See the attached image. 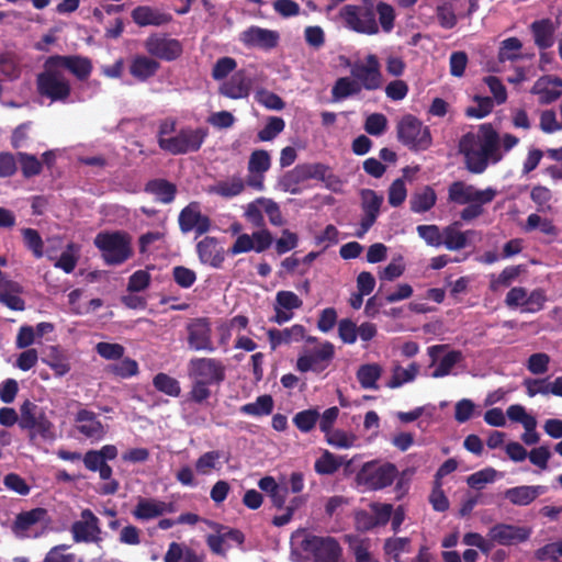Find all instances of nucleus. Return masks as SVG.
Here are the masks:
<instances>
[{"mask_svg": "<svg viewBox=\"0 0 562 562\" xmlns=\"http://www.w3.org/2000/svg\"><path fill=\"white\" fill-rule=\"evenodd\" d=\"M459 151L464 157L468 171L474 175L483 173L490 164L503 159L501 138L490 123L481 124L477 133H467L459 142Z\"/></svg>", "mask_w": 562, "mask_h": 562, "instance_id": "f257e3e1", "label": "nucleus"}, {"mask_svg": "<svg viewBox=\"0 0 562 562\" xmlns=\"http://www.w3.org/2000/svg\"><path fill=\"white\" fill-rule=\"evenodd\" d=\"M360 4H348L341 10L346 25L357 32L375 35L381 29L391 33L395 24V9L387 2L378 0H360Z\"/></svg>", "mask_w": 562, "mask_h": 562, "instance_id": "f03ea898", "label": "nucleus"}, {"mask_svg": "<svg viewBox=\"0 0 562 562\" xmlns=\"http://www.w3.org/2000/svg\"><path fill=\"white\" fill-rule=\"evenodd\" d=\"M94 245L108 265H121L133 256L132 237L124 231L100 232Z\"/></svg>", "mask_w": 562, "mask_h": 562, "instance_id": "7ed1b4c3", "label": "nucleus"}, {"mask_svg": "<svg viewBox=\"0 0 562 562\" xmlns=\"http://www.w3.org/2000/svg\"><path fill=\"white\" fill-rule=\"evenodd\" d=\"M397 140L411 151H425L432 145L429 126L413 114L404 115L396 125Z\"/></svg>", "mask_w": 562, "mask_h": 562, "instance_id": "20e7f679", "label": "nucleus"}, {"mask_svg": "<svg viewBox=\"0 0 562 562\" xmlns=\"http://www.w3.org/2000/svg\"><path fill=\"white\" fill-rule=\"evenodd\" d=\"M398 474L397 468L390 462H366L356 474V483L366 491H379L390 486Z\"/></svg>", "mask_w": 562, "mask_h": 562, "instance_id": "39448f33", "label": "nucleus"}, {"mask_svg": "<svg viewBox=\"0 0 562 562\" xmlns=\"http://www.w3.org/2000/svg\"><path fill=\"white\" fill-rule=\"evenodd\" d=\"M19 427L29 430L31 439L36 435L43 439L54 438V425L44 408L30 400H25L20 406Z\"/></svg>", "mask_w": 562, "mask_h": 562, "instance_id": "423d86ee", "label": "nucleus"}, {"mask_svg": "<svg viewBox=\"0 0 562 562\" xmlns=\"http://www.w3.org/2000/svg\"><path fill=\"white\" fill-rule=\"evenodd\" d=\"M207 135L206 127L186 126L180 128L172 138L162 139L161 150L173 156L196 153L201 149Z\"/></svg>", "mask_w": 562, "mask_h": 562, "instance_id": "0eeeda50", "label": "nucleus"}, {"mask_svg": "<svg viewBox=\"0 0 562 562\" xmlns=\"http://www.w3.org/2000/svg\"><path fill=\"white\" fill-rule=\"evenodd\" d=\"M37 91L41 95L52 101H65L70 95V85L57 67H52L48 58L45 61V70L37 76Z\"/></svg>", "mask_w": 562, "mask_h": 562, "instance_id": "6e6552de", "label": "nucleus"}, {"mask_svg": "<svg viewBox=\"0 0 562 562\" xmlns=\"http://www.w3.org/2000/svg\"><path fill=\"white\" fill-rule=\"evenodd\" d=\"M301 548L311 553L315 562H338L342 553L339 542L329 536L310 535L302 541Z\"/></svg>", "mask_w": 562, "mask_h": 562, "instance_id": "1a4fd4ad", "label": "nucleus"}, {"mask_svg": "<svg viewBox=\"0 0 562 562\" xmlns=\"http://www.w3.org/2000/svg\"><path fill=\"white\" fill-rule=\"evenodd\" d=\"M189 376L207 384L220 385L226 378L225 366L216 358H193L188 364Z\"/></svg>", "mask_w": 562, "mask_h": 562, "instance_id": "9d476101", "label": "nucleus"}, {"mask_svg": "<svg viewBox=\"0 0 562 562\" xmlns=\"http://www.w3.org/2000/svg\"><path fill=\"white\" fill-rule=\"evenodd\" d=\"M496 194L497 191L491 187L481 190L461 180L453 181L448 187V201L458 205H465L474 201L491 203Z\"/></svg>", "mask_w": 562, "mask_h": 562, "instance_id": "9b49d317", "label": "nucleus"}, {"mask_svg": "<svg viewBox=\"0 0 562 562\" xmlns=\"http://www.w3.org/2000/svg\"><path fill=\"white\" fill-rule=\"evenodd\" d=\"M188 345L195 351H214L215 347L212 340V328L210 319L206 317L192 318L187 324Z\"/></svg>", "mask_w": 562, "mask_h": 562, "instance_id": "f8f14e48", "label": "nucleus"}, {"mask_svg": "<svg viewBox=\"0 0 562 562\" xmlns=\"http://www.w3.org/2000/svg\"><path fill=\"white\" fill-rule=\"evenodd\" d=\"M351 76L358 81L361 89L378 90L382 87V74L380 64L374 55H369L366 63H357L351 67Z\"/></svg>", "mask_w": 562, "mask_h": 562, "instance_id": "ddd939ff", "label": "nucleus"}, {"mask_svg": "<svg viewBox=\"0 0 562 562\" xmlns=\"http://www.w3.org/2000/svg\"><path fill=\"white\" fill-rule=\"evenodd\" d=\"M334 356V345L329 341H325L321 348L307 355L300 356L296 360V369L303 373L308 371L321 373L329 367Z\"/></svg>", "mask_w": 562, "mask_h": 562, "instance_id": "4468645a", "label": "nucleus"}, {"mask_svg": "<svg viewBox=\"0 0 562 562\" xmlns=\"http://www.w3.org/2000/svg\"><path fill=\"white\" fill-rule=\"evenodd\" d=\"M178 223L182 233L194 231L196 236L207 233L211 228V220L202 214L200 204L191 202L179 214Z\"/></svg>", "mask_w": 562, "mask_h": 562, "instance_id": "2eb2a0df", "label": "nucleus"}, {"mask_svg": "<svg viewBox=\"0 0 562 562\" xmlns=\"http://www.w3.org/2000/svg\"><path fill=\"white\" fill-rule=\"evenodd\" d=\"M82 520L71 525L70 531L75 542H100L101 528L99 518L87 508L81 512Z\"/></svg>", "mask_w": 562, "mask_h": 562, "instance_id": "dca6fc26", "label": "nucleus"}, {"mask_svg": "<svg viewBox=\"0 0 562 562\" xmlns=\"http://www.w3.org/2000/svg\"><path fill=\"white\" fill-rule=\"evenodd\" d=\"M383 203V196L379 195L371 189H363L361 191V209L364 215L360 222V229L356 233V236L361 238L375 223L381 205Z\"/></svg>", "mask_w": 562, "mask_h": 562, "instance_id": "f3484780", "label": "nucleus"}, {"mask_svg": "<svg viewBox=\"0 0 562 562\" xmlns=\"http://www.w3.org/2000/svg\"><path fill=\"white\" fill-rule=\"evenodd\" d=\"M48 63L59 70L67 69L80 81L87 80L92 72L91 60L78 55H53L48 57Z\"/></svg>", "mask_w": 562, "mask_h": 562, "instance_id": "a211bd4d", "label": "nucleus"}, {"mask_svg": "<svg viewBox=\"0 0 562 562\" xmlns=\"http://www.w3.org/2000/svg\"><path fill=\"white\" fill-rule=\"evenodd\" d=\"M75 423L77 430L88 439L100 441L105 437V427L92 411L79 409L75 415Z\"/></svg>", "mask_w": 562, "mask_h": 562, "instance_id": "6ab92c4d", "label": "nucleus"}, {"mask_svg": "<svg viewBox=\"0 0 562 562\" xmlns=\"http://www.w3.org/2000/svg\"><path fill=\"white\" fill-rule=\"evenodd\" d=\"M251 88V78L246 74L245 70H238L234 72L229 79L221 85L218 92L228 99L237 100L248 98Z\"/></svg>", "mask_w": 562, "mask_h": 562, "instance_id": "aec40b11", "label": "nucleus"}, {"mask_svg": "<svg viewBox=\"0 0 562 562\" xmlns=\"http://www.w3.org/2000/svg\"><path fill=\"white\" fill-rule=\"evenodd\" d=\"M488 536L492 541L501 546H512L528 540L530 530L525 527L497 524L490 529Z\"/></svg>", "mask_w": 562, "mask_h": 562, "instance_id": "412c9836", "label": "nucleus"}, {"mask_svg": "<svg viewBox=\"0 0 562 562\" xmlns=\"http://www.w3.org/2000/svg\"><path fill=\"white\" fill-rule=\"evenodd\" d=\"M147 50L164 60H175L182 54V44L176 38L148 37L146 41Z\"/></svg>", "mask_w": 562, "mask_h": 562, "instance_id": "4be33fe9", "label": "nucleus"}, {"mask_svg": "<svg viewBox=\"0 0 562 562\" xmlns=\"http://www.w3.org/2000/svg\"><path fill=\"white\" fill-rule=\"evenodd\" d=\"M196 252L203 265L221 268L225 256L224 249L215 237L206 236L196 245Z\"/></svg>", "mask_w": 562, "mask_h": 562, "instance_id": "5701e85b", "label": "nucleus"}, {"mask_svg": "<svg viewBox=\"0 0 562 562\" xmlns=\"http://www.w3.org/2000/svg\"><path fill=\"white\" fill-rule=\"evenodd\" d=\"M131 16L139 26H160L169 23L171 14L149 5H138L133 9Z\"/></svg>", "mask_w": 562, "mask_h": 562, "instance_id": "b1692460", "label": "nucleus"}, {"mask_svg": "<svg viewBox=\"0 0 562 562\" xmlns=\"http://www.w3.org/2000/svg\"><path fill=\"white\" fill-rule=\"evenodd\" d=\"M561 78L541 77L535 82L531 93L539 95V102L541 104H550L561 97Z\"/></svg>", "mask_w": 562, "mask_h": 562, "instance_id": "393cba45", "label": "nucleus"}, {"mask_svg": "<svg viewBox=\"0 0 562 562\" xmlns=\"http://www.w3.org/2000/svg\"><path fill=\"white\" fill-rule=\"evenodd\" d=\"M546 492H547V486H544V485H520V486L507 488L504 493V496L513 505L528 506L537 497L544 494Z\"/></svg>", "mask_w": 562, "mask_h": 562, "instance_id": "a878e982", "label": "nucleus"}, {"mask_svg": "<svg viewBox=\"0 0 562 562\" xmlns=\"http://www.w3.org/2000/svg\"><path fill=\"white\" fill-rule=\"evenodd\" d=\"M169 510V506L165 502L140 497L132 514L137 520H149Z\"/></svg>", "mask_w": 562, "mask_h": 562, "instance_id": "bb28decb", "label": "nucleus"}, {"mask_svg": "<svg viewBox=\"0 0 562 562\" xmlns=\"http://www.w3.org/2000/svg\"><path fill=\"white\" fill-rule=\"evenodd\" d=\"M47 509L36 507L27 512H22L15 516L12 524V531L16 535H24L32 526L47 518Z\"/></svg>", "mask_w": 562, "mask_h": 562, "instance_id": "cd10ccee", "label": "nucleus"}, {"mask_svg": "<svg viewBox=\"0 0 562 562\" xmlns=\"http://www.w3.org/2000/svg\"><path fill=\"white\" fill-rule=\"evenodd\" d=\"M160 65L157 60L144 56H135L130 64V74L138 81H146L154 77Z\"/></svg>", "mask_w": 562, "mask_h": 562, "instance_id": "c85d7f7f", "label": "nucleus"}, {"mask_svg": "<svg viewBox=\"0 0 562 562\" xmlns=\"http://www.w3.org/2000/svg\"><path fill=\"white\" fill-rule=\"evenodd\" d=\"M306 178L301 165H296L293 169L286 171L279 180V188L291 194H300L303 192Z\"/></svg>", "mask_w": 562, "mask_h": 562, "instance_id": "c756f323", "label": "nucleus"}, {"mask_svg": "<svg viewBox=\"0 0 562 562\" xmlns=\"http://www.w3.org/2000/svg\"><path fill=\"white\" fill-rule=\"evenodd\" d=\"M437 202L436 191L430 186H425L412 194L409 200L411 211L425 213L435 206Z\"/></svg>", "mask_w": 562, "mask_h": 562, "instance_id": "7c9ffc66", "label": "nucleus"}, {"mask_svg": "<svg viewBox=\"0 0 562 562\" xmlns=\"http://www.w3.org/2000/svg\"><path fill=\"white\" fill-rule=\"evenodd\" d=\"M145 191L157 196L164 204L171 203L177 193V187L165 179H154L146 183Z\"/></svg>", "mask_w": 562, "mask_h": 562, "instance_id": "2f4dec72", "label": "nucleus"}, {"mask_svg": "<svg viewBox=\"0 0 562 562\" xmlns=\"http://www.w3.org/2000/svg\"><path fill=\"white\" fill-rule=\"evenodd\" d=\"M382 367L379 363H367L357 370V380L364 390H376L378 380L381 378Z\"/></svg>", "mask_w": 562, "mask_h": 562, "instance_id": "473e14b6", "label": "nucleus"}, {"mask_svg": "<svg viewBox=\"0 0 562 562\" xmlns=\"http://www.w3.org/2000/svg\"><path fill=\"white\" fill-rule=\"evenodd\" d=\"M419 372V366L416 362H412L408 368L404 369L400 364H396L392 369L391 379L387 381L386 386L390 389H397L405 383L413 382Z\"/></svg>", "mask_w": 562, "mask_h": 562, "instance_id": "72a5a7b5", "label": "nucleus"}, {"mask_svg": "<svg viewBox=\"0 0 562 562\" xmlns=\"http://www.w3.org/2000/svg\"><path fill=\"white\" fill-rule=\"evenodd\" d=\"M461 222L454 221L448 226L443 227L442 246L448 250L456 251L467 247L465 239L460 231Z\"/></svg>", "mask_w": 562, "mask_h": 562, "instance_id": "f704fd0d", "label": "nucleus"}, {"mask_svg": "<svg viewBox=\"0 0 562 562\" xmlns=\"http://www.w3.org/2000/svg\"><path fill=\"white\" fill-rule=\"evenodd\" d=\"M360 92L361 86L358 81L349 77H340L333 86L331 97L335 101H340L351 95L359 94Z\"/></svg>", "mask_w": 562, "mask_h": 562, "instance_id": "c9c22d12", "label": "nucleus"}, {"mask_svg": "<svg viewBox=\"0 0 562 562\" xmlns=\"http://www.w3.org/2000/svg\"><path fill=\"white\" fill-rule=\"evenodd\" d=\"M274 402L271 395L265 394L256 398L254 403H247L240 407V413L250 416H267L273 411Z\"/></svg>", "mask_w": 562, "mask_h": 562, "instance_id": "e433bc0d", "label": "nucleus"}, {"mask_svg": "<svg viewBox=\"0 0 562 562\" xmlns=\"http://www.w3.org/2000/svg\"><path fill=\"white\" fill-rule=\"evenodd\" d=\"M524 271L521 265L506 267L497 277L492 274L490 281V290L498 291L501 288L509 286Z\"/></svg>", "mask_w": 562, "mask_h": 562, "instance_id": "4c0bfd02", "label": "nucleus"}, {"mask_svg": "<svg viewBox=\"0 0 562 562\" xmlns=\"http://www.w3.org/2000/svg\"><path fill=\"white\" fill-rule=\"evenodd\" d=\"M155 389L166 395L177 397L181 393L180 383L177 379L167 373H158L153 379Z\"/></svg>", "mask_w": 562, "mask_h": 562, "instance_id": "58836bf2", "label": "nucleus"}, {"mask_svg": "<svg viewBox=\"0 0 562 562\" xmlns=\"http://www.w3.org/2000/svg\"><path fill=\"white\" fill-rule=\"evenodd\" d=\"M16 158L20 162L21 171L24 178L38 176L43 170V165L35 155L24 151H18Z\"/></svg>", "mask_w": 562, "mask_h": 562, "instance_id": "ea45409f", "label": "nucleus"}, {"mask_svg": "<svg viewBox=\"0 0 562 562\" xmlns=\"http://www.w3.org/2000/svg\"><path fill=\"white\" fill-rule=\"evenodd\" d=\"M319 419V413L316 408H308L296 413L293 417V424L301 432L313 430Z\"/></svg>", "mask_w": 562, "mask_h": 562, "instance_id": "a19ab883", "label": "nucleus"}, {"mask_svg": "<svg viewBox=\"0 0 562 562\" xmlns=\"http://www.w3.org/2000/svg\"><path fill=\"white\" fill-rule=\"evenodd\" d=\"M120 362L109 364L106 371L121 379H128L138 373V363L131 358L120 359Z\"/></svg>", "mask_w": 562, "mask_h": 562, "instance_id": "79ce46f5", "label": "nucleus"}, {"mask_svg": "<svg viewBox=\"0 0 562 562\" xmlns=\"http://www.w3.org/2000/svg\"><path fill=\"white\" fill-rule=\"evenodd\" d=\"M463 359V355L460 350H451L448 353H446L441 360L439 361V364L431 373L432 378H443L446 375H449L452 368L460 362Z\"/></svg>", "mask_w": 562, "mask_h": 562, "instance_id": "37998d69", "label": "nucleus"}, {"mask_svg": "<svg viewBox=\"0 0 562 562\" xmlns=\"http://www.w3.org/2000/svg\"><path fill=\"white\" fill-rule=\"evenodd\" d=\"M370 508L373 516L369 517L370 522L367 526L368 529L386 525L393 514V506L391 504L372 503Z\"/></svg>", "mask_w": 562, "mask_h": 562, "instance_id": "c03bdc74", "label": "nucleus"}, {"mask_svg": "<svg viewBox=\"0 0 562 562\" xmlns=\"http://www.w3.org/2000/svg\"><path fill=\"white\" fill-rule=\"evenodd\" d=\"M245 189L241 178L234 177L226 181H220L214 188L213 192L224 198H233L240 194Z\"/></svg>", "mask_w": 562, "mask_h": 562, "instance_id": "a18cd8bd", "label": "nucleus"}, {"mask_svg": "<svg viewBox=\"0 0 562 562\" xmlns=\"http://www.w3.org/2000/svg\"><path fill=\"white\" fill-rule=\"evenodd\" d=\"M285 127V122L280 116H270L263 126L258 132V139L260 142H270L276 138Z\"/></svg>", "mask_w": 562, "mask_h": 562, "instance_id": "49530a36", "label": "nucleus"}, {"mask_svg": "<svg viewBox=\"0 0 562 562\" xmlns=\"http://www.w3.org/2000/svg\"><path fill=\"white\" fill-rule=\"evenodd\" d=\"M222 452L220 450H212L201 454L195 461V470L198 473L206 475L212 470L217 468Z\"/></svg>", "mask_w": 562, "mask_h": 562, "instance_id": "de8ad7c7", "label": "nucleus"}, {"mask_svg": "<svg viewBox=\"0 0 562 562\" xmlns=\"http://www.w3.org/2000/svg\"><path fill=\"white\" fill-rule=\"evenodd\" d=\"M33 123L31 121L21 123L18 125L10 138V143L13 149H20L23 147H26L29 143L31 142V130H32Z\"/></svg>", "mask_w": 562, "mask_h": 562, "instance_id": "09e8293b", "label": "nucleus"}, {"mask_svg": "<svg viewBox=\"0 0 562 562\" xmlns=\"http://www.w3.org/2000/svg\"><path fill=\"white\" fill-rule=\"evenodd\" d=\"M341 465V462L338 458L335 457L329 451H324V453L315 461L314 469L318 474H333L335 473Z\"/></svg>", "mask_w": 562, "mask_h": 562, "instance_id": "8fccbe9b", "label": "nucleus"}, {"mask_svg": "<svg viewBox=\"0 0 562 562\" xmlns=\"http://www.w3.org/2000/svg\"><path fill=\"white\" fill-rule=\"evenodd\" d=\"M271 166L270 155L267 150L257 149L251 153L248 161V170L252 173H260L268 171Z\"/></svg>", "mask_w": 562, "mask_h": 562, "instance_id": "3c124183", "label": "nucleus"}, {"mask_svg": "<svg viewBox=\"0 0 562 562\" xmlns=\"http://www.w3.org/2000/svg\"><path fill=\"white\" fill-rule=\"evenodd\" d=\"M416 231L427 245L432 247L442 246L443 229L440 231L439 226L435 224L418 225Z\"/></svg>", "mask_w": 562, "mask_h": 562, "instance_id": "603ef678", "label": "nucleus"}, {"mask_svg": "<svg viewBox=\"0 0 562 562\" xmlns=\"http://www.w3.org/2000/svg\"><path fill=\"white\" fill-rule=\"evenodd\" d=\"M497 472L493 468H485L477 472L472 473L467 477V483L471 488L482 490L485 484L495 481Z\"/></svg>", "mask_w": 562, "mask_h": 562, "instance_id": "864d4df0", "label": "nucleus"}, {"mask_svg": "<svg viewBox=\"0 0 562 562\" xmlns=\"http://www.w3.org/2000/svg\"><path fill=\"white\" fill-rule=\"evenodd\" d=\"M350 549L355 555L356 562H380L374 559L369 551V543L367 540L348 537Z\"/></svg>", "mask_w": 562, "mask_h": 562, "instance_id": "5fc2aeb1", "label": "nucleus"}, {"mask_svg": "<svg viewBox=\"0 0 562 562\" xmlns=\"http://www.w3.org/2000/svg\"><path fill=\"white\" fill-rule=\"evenodd\" d=\"M327 442L336 448L347 449L353 446L357 437L341 429H333L325 435Z\"/></svg>", "mask_w": 562, "mask_h": 562, "instance_id": "6e6d98bb", "label": "nucleus"}, {"mask_svg": "<svg viewBox=\"0 0 562 562\" xmlns=\"http://www.w3.org/2000/svg\"><path fill=\"white\" fill-rule=\"evenodd\" d=\"M476 102L475 106H469L465 109V115L468 117L483 119L488 115L493 110V100L490 97H474Z\"/></svg>", "mask_w": 562, "mask_h": 562, "instance_id": "4d7b16f0", "label": "nucleus"}, {"mask_svg": "<svg viewBox=\"0 0 562 562\" xmlns=\"http://www.w3.org/2000/svg\"><path fill=\"white\" fill-rule=\"evenodd\" d=\"M97 472H99L101 480L106 481V483L101 485L99 493L101 495H114L120 488V483L119 481L112 479V468L108 463H104L100 469L97 470Z\"/></svg>", "mask_w": 562, "mask_h": 562, "instance_id": "13d9d810", "label": "nucleus"}, {"mask_svg": "<svg viewBox=\"0 0 562 562\" xmlns=\"http://www.w3.org/2000/svg\"><path fill=\"white\" fill-rule=\"evenodd\" d=\"M22 236L26 248L30 249L36 258H41L43 256L44 244L40 233L34 228H23Z\"/></svg>", "mask_w": 562, "mask_h": 562, "instance_id": "bf43d9fd", "label": "nucleus"}, {"mask_svg": "<svg viewBox=\"0 0 562 562\" xmlns=\"http://www.w3.org/2000/svg\"><path fill=\"white\" fill-rule=\"evenodd\" d=\"M387 128V119L382 113H372L367 116L364 131L372 136L382 135Z\"/></svg>", "mask_w": 562, "mask_h": 562, "instance_id": "052dcab7", "label": "nucleus"}, {"mask_svg": "<svg viewBox=\"0 0 562 562\" xmlns=\"http://www.w3.org/2000/svg\"><path fill=\"white\" fill-rule=\"evenodd\" d=\"M256 101L268 110L281 111L285 108V102L281 97L265 89L256 93Z\"/></svg>", "mask_w": 562, "mask_h": 562, "instance_id": "680f3d73", "label": "nucleus"}, {"mask_svg": "<svg viewBox=\"0 0 562 562\" xmlns=\"http://www.w3.org/2000/svg\"><path fill=\"white\" fill-rule=\"evenodd\" d=\"M97 353L106 360H120L123 358L125 348L117 342L101 341L95 345Z\"/></svg>", "mask_w": 562, "mask_h": 562, "instance_id": "e2e57ef3", "label": "nucleus"}, {"mask_svg": "<svg viewBox=\"0 0 562 562\" xmlns=\"http://www.w3.org/2000/svg\"><path fill=\"white\" fill-rule=\"evenodd\" d=\"M172 278L180 288L189 289L196 281V273L184 266H176L172 268Z\"/></svg>", "mask_w": 562, "mask_h": 562, "instance_id": "0e129e2a", "label": "nucleus"}, {"mask_svg": "<svg viewBox=\"0 0 562 562\" xmlns=\"http://www.w3.org/2000/svg\"><path fill=\"white\" fill-rule=\"evenodd\" d=\"M407 196V190L403 179L394 180L389 188L387 200L391 206L397 207L403 204Z\"/></svg>", "mask_w": 562, "mask_h": 562, "instance_id": "69168bd1", "label": "nucleus"}, {"mask_svg": "<svg viewBox=\"0 0 562 562\" xmlns=\"http://www.w3.org/2000/svg\"><path fill=\"white\" fill-rule=\"evenodd\" d=\"M302 300L292 291H279L276 295V306L292 312L302 306Z\"/></svg>", "mask_w": 562, "mask_h": 562, "instance_id": "338daca9", "label": "nucleus"}, {"mask_svg": "<svg viewBox=\"0 0 562 562\" xmlns=\"http://www.w3.org/2000/svg\"><path fill=\"white\" fill-rule=\"evenodd\" d=\"M237 63L232 57H221L216 60L212 69V77L214 80L225 79L231 72L235 70Z\"/></svg>", "mask_w": 562, "mask_h": 562, "instance_id": "774afa93", "label": "nucleus"}]
</instances>
